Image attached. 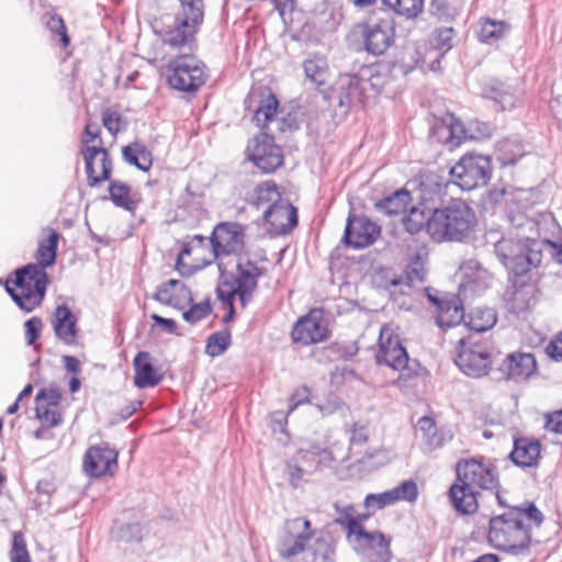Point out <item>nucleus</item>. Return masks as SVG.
Returning <instances> with one entry per match:
<instances>
[{
  "instance_id": "1",
  "label": "nucleus",
  "mask_w": 562,
  "mask_h": 562,
  "mask_svg": "<svg viewBox=\"0 0 562 562\" xmlns=\"http://www.w3.org/2000/svg\"><path fill=\"white\" fill-rule=\"evenodd\" d=\"M527 192L518 190L508 204L507 220L513 226L515 237L494 241L495 254L508 271L522 276L542 260L543 241L540 237V224L553 220L551 214H539V218L528 215L521 202Z\"/></svg>"
},
{
  "instance_id": "2",
  "label": "nucleus",
  "mask_w": 562,
  "mask_h": 562,
  "mask_svg": "<svg viewBox=\"0 0 562 562\" xmlns=\"http://www.w3.org/2000/svg\"><path fill=\"white\" fill-rule=\"evenodd\" d=\"M279 101L271 89L263 85L254 86L245 99V109L254 113L252 121L267 132L255 136L247 146V156L265 173L274 172L283 164L280 146L268 132H283L278 115Z\"/></svg>"
},
{
  "instance_id": "3",
  "label": "nucleus",
  "mask_w": 562,
  "mask_h": 562,
  "mask_svg": "<svg viewBox=\"0 0 562 562\" xmlns=\"http://www.w3.org/2000/svg\"><path fill=\"white\" fill-rule=\"evenodd\" d=\"M457 482L449 490L453 508L463 515L473 514L479 508V490L498 487V476L490 462L483 459L460 460L456 467Z\"/></svg>"
},
{
  "instance_id": "4",
  "label": "nucleus",
  "mask_w": 562,
  "mask_h": 562,
  "mask_svg": "<svg viewBox=\"0 0 562 562\" xmlns=\"http://www.w3.org/2000/svg\"><path fill=\"white\" fill-rule=\"evenodd\" d=\"M235 270L226 271L224 262H218L221 281L216 293L224 308L228 310L224 321L229 322L235 314L234 302L237 299L241 308H246L258 288L259 278L265 269L259 267L257 261L252 260L248 254L239 255L235 259Z\"/></svg>"
},
{
  "instance_id": "5",
  "label": "nucleus",
  "mask_w": 562,
  "mask_h": 562,
  "mask_svg": "<svg viewBox=\"0 0 562 562\" xmlns=\"http://www.w3.org/2000/svg\"><path fill=\"white\" fill-rule=\"evenodd\" d=\"M180 9L173 16H166L159 31L165 45L181 53H191L195 45V35L203 19L202 0H179Z\"/></svg>"
},
{
  "instance_id": "6",
  "label": "nucleus",
  "mask_w": 562,
  "mask_h": 562,
  "mask_svg": "<svg viewBox=\"0 0 562 562\" xmlns=\"http://www.w3.org/2000/svg\"><path fill=\"white\" fill-rule=\"evenodd\" d=\"M211 246L209 258L203 259L204 265H210L214 260L223 262V259L228 256H234L235 259L244 252L245 247V232L244 227L234 222H223L217 224L210 238L196 235L189 245H186L177 260V268L180 270L181 261L184 256L194 252L196 256L204 249Z\"/></svg>"
},
{
  "instance_id": "7",
  "label": "nucleus",
  "mask_w": 562,
  "mask_h": 562,
  "mask_svg": "<svg viewBox=\"0 0 562 562\" xmlns=\"http://www.w3.org/2000/svg\"><path fill=\"white\" fill-rule=\"evenodd\" d=\"M476 224L474 211L462 200L435 209L427 221V233L432 240L462 241L470 236Z\"/></svg>"
},
{
  "instance_id": "8",
  "label": "nucleus",
  "mask_w": 562,
  "mask_h": 562,
  "mask_svg": "<svg viewBox=\"0 0 562 562\" xmlns=\"http://www.w3.org/2000/svg\"><path fill=\"white\" fill-rule=\"evenodd\" d=\"M383 86V80L375 66L363 65L357 74H342L331 89L329 101L346 114L351 108L363 104L375 97Z\"/></svg>"
},
{
  "instance_id": "9",
  "label": "nucleus",
  "mask_w": 562,
  "mask_h": 562,
  "mask_svg": "<svg viewBox=\"0 0 562 562\" xmlns=\"http://www.w3.org/2000/svg\"><path fill=\"white\" fill-rule=\"evenodd\" d=\"M488 541L497 550L518 553L530 543L529 525L522 522L519 507L490 520Z\"/></svg>"
},
{
  "instance_id": "10",
  "label": "nucleus",
  "mask_w": 562,
  "mask_h": 562,
  "mask_svg": "<svg viewBox=\"0 0 562 562\" xmlns=\"http://www.w3.org/2000/svg\"><path fill=\"white\" fill-rule=\"evenodd\" d=\"M47 285V273L36 263H30L15 271V279L8 280L5 290L16 305L32 312L43 301Z\"/></svg>"
},
{
  "instance_id": "11",
  "label": "nucleus",
  "mask_w": 562,
  "mask_h": 562,
  "mask_svg": "<svg viewBox=\"0 0 562 562\" xmlns=\"http://www.w3.org/2000/svg\"><path fill=\"white\" fill-rule=\"evenodd\" d=\"M363 48L373 56L383 55L394 43L395 23L387 11H380L358 25Z\"/></svg>"
},
{
  "instance_id": "12",
  "label": "nucleus",
  "mask_w": 562,
  "mask_h": 562,
  "mask_svg": "<svg viewBox=\"0 0 562 562\" xmlns=\"http://www.w3.org/2000/svg\"><path fill=\"white\" fill-rule=\"evenodd\" d=\"M205 79L204 66L191 53H182L167 66V80L172 89L195 92Z\"/></svg>"
},
{
  "instance_id": "13",
  "label": "nucleus",
  "mask_w": 562,
  "mask_h": 562,
  "mask_svg": "<svg viewBox=\"0 0 562 562\" xmlns=\"http://www.w3.org/2000/svg\"><path fill=\"white\" fill-rule=\"evenodd\" d=\"M453 182L462 190H473L485 186L492 175L488 156L467 154L450 169Z\"/></svg>"
},
{
  "instance_id": "14",
  "label": "nucleus",
  "mask_w": 562,
  "mask_h": 562,
  "mask_svg": "<svg viewBox=\"0 0 562 562\" xmlns=\"http://www.w3.org/2000/svg\"><path fill=\"white\" fill-rule=\"evenodd\" d=\"M454 362L469 376L486 375L492 364L490 348L471 335L468 339L460 340Z\"/></svg>"
},
{
  "instance_id": "15",
  "label": "nucleus",
  "mask_w": 562,
  "mask_h": 562,
  "mask_svg": "<svg viewBox=\"0 0 562 562\" xmlns=\"http://www.w3.org/2000/svg\"><path fill=\"white\" fill-rule=\"evenodd\" d=\"M313 537V530L310 520L296 517L288 519L284 522L283 533L281 535L277 550L280 557L290 559L305 551L307 543Z\"/></svg>"
},
{
  "instance_id": "16",
  "label": "nucleus",
  "mask_w": 562,
  "mask_h": 562,
  "mask_svg": "<svg viewBox=\"0 0 562 562\" xmlns=\"http://www.w3.org/2000/svg\"><path fill=\"white\" fill-rule=\"evenodd\" d=\"M380 233V226L370 218L349 214L342 240L348 247L361 249L372 245Z\"/></svg>"
},
{
  "instance_id": "17",
  "label": "nucleus",
  "mask_w": 562,
  "mask_h": 562,
  "mask_svg": "<svg viewBox=\"0 0 562 562\" xmlns=\"http://www.w3.org/2000/svg\"><path fill=\"white\" fill-rule=\"evenodd\" d=\"M376 361L394 370H403L408 362L406 349L402 346L400 337L394 334L391 326L385 325L380 330L379 351Z\"/></svg>"
},
{
  "instance_id": "18",
  "label": "nucleus",
  "mask_w": 562,
  "mask_h": 562,
  "mask_svg": "<svg viewBox=\"0 0 562 562\" xmlns=\"http://www.w3.org/2000/svg\"><path fill=\"white\" fill-rule=\"evenodd\" d=\"M86 164L87 181L90 187H97L110 179L112 162L109 153L102 146H85L81 149Z\"/></svg>"
},
{
  "instance_id": "19",
  "label": "nucleus",
  "mask_w": 562,
  "mask_h": 562,
  "mask_svg": "<svg viewBox=\"0 0 562 562\" xmlns=\"http://www.w3.org/2000/svg\"><path fill=\"white\" fill-rule=\"evenodd\" d=\"M117 469V451L108 445L90 447L83 458V470L90 476L113 474Z\"/></svg>"
},
{
  "instance_id": "20",
  "label": "nucleus",
  "mask_w": 562,
  "mask_h": 562,
  "mask_svg": "<svg viewBox=\"0 0 562 562\" xmlns=\"http://www.w3.org/2000/svg\"><path fill=\"white\" fill-rule=\"evenodd\" d=\"M263 220L268 232L272 235L289 233L297 224L296 209L288 201L280 200L263 211Z\"/></svg>"
},
{
  "instance_id": "21",
  "label": "nucleus",
  "mask_w": 562,
  "mask_h": 562,
  "mask_svg": "<svg viewBox=\"0 0 562 562\" xmlns=\"http://www.w3.org/2000/svg\"><path fill=\"white\" fill-rule=\"evenodd\" d=\"M327 337V327L324 325L319 311H312L300 318L292 330V339L302 345L323 341Z\"/></svg>"
},
{
  "instance_id": "22",
  "label": "nucleus",
  "mask_w": 562,
  "mask_h": 562,
  "mask_svg": "<svg viewBox=\"0 0 562 562\" xmlns=\"http://www.w3.org/2000/svg\"><path fill=\"white\" fill-rule=\"evenodd\" d=\"M77 322V317L66 304L58 305L50 318L56 338L65 345H75L79 330Z\"/></svg>"
},
{
  "instance_id": "23",
  "label": "nucleus",
  "mask_w": 562,
  "mask_h": 562,
  "mask_svg": "<svg viewBox=\"0 0 562 562\" xmlns=\"http://www.w3.org/2000/svg\"><path fill=\"white\" fill-rule=\"evenodd\" d=\"M537 369L535 356L529 352H512L503 361L499 370L508 380L522 381Z\"/></svg>"
},
{
  "instance_id": "24",
  "label": "nucleus",
  "mask_w": 562,
  "mask_h": 562,
  "mask_svg": "<svg viewBox=\"0 0 562 562\" xmlns=\"http://www.w3.org/2000/svg\"><path fill=\"white\" fill-rule=\"evenodd\" d=\"M416 432L420 436L423 446L428 451L442 448L452 439V432L448 428H437L435 420L429 416L418 419Z\"/></svg>"
},
{
  "instance_id": "25",
  "label": "nucleus",
  "mask_w": 562,
  "mask_h": 562,
  "mask_svg": "<svg viewBox=\"0 0 562 562\" xmlns=\"http://www.w3.org/2000/svg\"><path fill=\"white\" fill-rule=\"evenodd\" d=\"M333 506L335 509L334 521L346 530L348 538L359 539L362 541H370L373 539L372 536L368 535V531L364 530L363 526L359 524L353 505L336 502Z\"/></svg>"
},
{
  "instance_id": "26",
  "label": "nucleus",
  "mask_w": 562,
  "mask_h": 562,
  "mask_svg": "<svg viewBox=\"0 0 562 562\" xmlns=\"http://www.w3.org/2000/svg\"><path fill=\"white\" fill-rule=\"evenodd\" d=\"M154 299L161 304L182 308L192 301L191 291L179 280L170 279L157 288Z\"/></svg>"
},
{
  "instance_id": "27",
  "label": "nucleus",
  "mask_w": 562,
  "mask_h": 562,
  "mask_svg": "<svg viewBox=\"0 0 562 562\" xmlns=\"http://www.w3.org/2000/svg\"><path fill=\"white\" fill-rule=\"evenodd\" d=\"M133 364L135 370L134 384L137 387H154L160 383L161 375L151 364L148 352H138L134 358Z\"/></svg>"
},
{
  "instance_id": "28",
  "label": "nucleus",
  "mask_w": 562,
  "mask_h": 562,
  "mask_svg": "<svg viewBox=\"0 0 562 562\" xmlns=\"http://www.w3.org/2000/svg\"><path fill=\"white\" fill-rule=\"evenodd\" d=\"M540 457V443L536 440L519 438L514 441L510 459L519 467H532Z\"/></svg>"
},
{
  "instance_id": "29",
  "label": "nucleus",
  "mask_w": 562,
  "mask_h": 562,
  "mask_svg": "<svg viewBox=\"0 0 562 562\" xmlns=\"http://www.w3.org/2000/svg\"><path fill=\"white\" fill-rule=\"evenodd\" d=\"M463 317L464 311L460 300L452 297L439 304L436 323L439 327H452L459 325Z\"/></svg>"
},
{
  "instance_id": "30",
  "label": "nucleus",
  "mask_w": 562,
  "mask_h": 562,
  "mask_svg": "<svg viewBox=\"0 0 562 562\" xmlns=\"http://www.w3.org/2000/svg\"><path fill=\"white\" fill-rule=\"evenodd\" d=\"M411 200V193L401 189L376 202L375 207L387 215H397L406 211Z\"/></svg>"
},
{
  "instance_id": "31",
  "label": "nucleus",
  "mask_w": 562,
  "mask_h": 562,
  "mask_svg": "<svg viewBox=\"0 0 562 562\" xmlns=\"http://www.w3.org/2000/svg\"><path fill=\"white\" fill-rule=\"evenodd\" d=\"M467 285L475 291L484 290L492 283V276L479 262L469 261L463 267Z\"/></svg>"
},
{
  "instance_id": "32",
  "label": "nucleus",
  "mask_w": 562,
  "mask_h": 562,
  "mask_svg": "<svg viewBox=\"0 0 562 562\" xmlns=\"http://www.w3.org/2000/svg\"><path fill=\"white\" fill-rule=\"evenodd\" d=\"M306 78L321 88L327 82L328 79V65L325 58L321 56H313L307 58L303 64Z\"/></svg>"
},
{
  "instance_id": "33",
  "label": "nucleus",
  "mask_w": 562,
  "mask_h": 562,
  "mask_svg": "<svg viewBox=\"0 0 562 562\" xmlns=\"http://www.w3.org/2000/svg\"><path fill=\"white\" fill-rule=\"evenodd\" d=\"M122 154L126 162L137 167L143 171L149 170L153 164L151 153L139 143L125 146Z\"/></svg>"
},
{
  "instance_id": "34",
  "label": "nucleus",
  "mask_w": 562,
  "mask_h": 562,
  "mask_svg": "<svg viewBox=\"0 0 562 562\" xmlns=\"http://www.w3.org/2000/svg\"><path fill=\"white\" fill-rule=\"evenodd\" d=\"M59 234L53 229L49 231L47 238L40 243L36 252L37 266L43 270L54 265L58 246Z\"/></svg>"
},
{
  "instance_id": "35",
  "label": "nucleus",
  "mask_w": 562,
  "mask_h": 562,
  "mask_svg": "<svg viewBox=\"0 0 562 562\" xmlns=\"http://www.w3.org/2000/svg\"><path fill=\"white\" fill-rule=\"evenodd\" d=\"M509 30V25L504 21L492 19H482L480 21L479 38L481 42H492L502 38Z\"/></svg>"
},
{
  "instance_id": "36",
  "label": "nucleus",
  "mask_w": 562,
  "mask_h": 562,
  "mask_svg": "<svg viewBox=\"0 0 562 562\" xmlns=\"http://www.w3.org/2000/svg\"><path fill=\"white\" fill-rule=\"evenodd\" d=\"M496 149L498 160L504 166L515 164L525 154L521 143L516 139H504L497 144Z\"/></svg>"
},
{
  "instance_id": "37",
  "label": "nucleus",
  "mask_w": 562,
  "mask_h": 562,
  "mask_svg": "<svg viewBox=\"0 0 562 562\" xmlns=\"http://www.w3.org/2000/svg\"><path fill=\"white\" fill-rule=\"evenodd\" d=\"M110 198L113 203L127 211L135 209V201L131 196V188L121 181H111L109 186Z\"/></svg>"
},
{
  "instance_id": "38",
  "label": "nucleus",
  "mask_w": 562,
  "mask_h": 562,
  "mask_svg": "<svg viewBox=\"0 0 562 562\" xmlns=\"http://www.w3.org/2000/svg\"><path fill=\"white\" fill-rule=\"evenodd\" d=\"M394 12L407 19L416 18L424 9V0H382Z\"/></svg>"
},
{
  "instance_id": "39",
  "label": "nucleus",
  "mask_w": 562,
  "mask_h": 562,
  "mask_svg": "<svg viewBox=\"0 0 562 562\" xmlns=\"http://www.w3.org/2000/svg\"><path fill=\"white\" fill-rule=\"evenodd\" d=\"M496 323V314L492 308L475 310L472 312L468 326L476 334L492 328Z\"/></svg>"
},
{
  "instance_id": "40",
  "label": "nucleus",
  "mask_w": 562,
  "mask_h": 562,
  "mask_svg": "<svg viewBox=\"0 0 562 562\" xmlns=\"http://www.w3.org/2000/svg\"><path fill=\"white\" fill-rule=\"evenodd\" d=\"M282 200L280 198V193L274 182L266 181L258 186L255 190V199L254 204L257 207L263 206L266 204H273L274 202H279Z\"/></svg>"
},
{
  "instance_id": "41",
  "label": "nucleus",
  "mask_w": 562,
  "mask_h": 562,
  "mask_svg": "<svg viewBox=\"0 0 562 562\" xmlns=\"http://www.w3.org/2000/svg\"><path fill=\"white\" fill-rule=\"evenodd\" d=\"M431 214H426V209L413 206L409 213L404 216L403 225L411 234L419 233L424 227L427 228V221Z\"/></svg>"
},
{
  "instance_id": "42",
  "label": "nucleus",
  "mask_w": 562,
  "mask_h": 562,
  "mask_svg": "<svg viewBox=\"0 0 562 562\" xmlns=\"http://www.w3.org/2000/svg\"><path fill=\"white\" fill-rule=\"evenodd\" d=\"M231 345V334L226 330L212 334L205 346V352L211 357H217L225 352Z\"/></svg>"
},
{
  "instance_id": "43",
  "label": "nucleus",
  "mask_w": 562,
  "mask_h": 562,
  "mask_svg": "<svg viewBox=\"0 0 562 562\" xmlns=\"http://www.w3.org/2000/svg\"><path fill=\"white\" fill-rule=\"evenodd\" d=\"M390 492L393 496L394 503L403 501L413 503L418 497V487L416 482L413 480L403 481L400 485L390 490Z\"/></svg>"
},
{
  "instance_id": "44",
  "label": "nucleus",
  "mask_w": 562,
  "mask_h": 562,
  "mask_svg": "<svg viewBox=\"0 0 562 562\" xmlns=\"http://www.w3.org/2000/svg\"><path fill=\"white\" fill-rule=\"evenodd\" d=\"M395 504L390 490L383 493L368 494L364 497L363 506L370 513H375L386 506Z\"/></svg>"
},
{
  "instance_id": "45",
  "label": "nucleus",
  "mask_w": 562,
  "mask_h": 562,
  "mask_svg": "<svg viewBox=\"0 0 562 562\" xmlns=\"http://www.w3.org/2000/svg\"><path fill=\"white\" fill-rule=\"evenodd\" d=\"M430 13L441 21H451L459 14V9L447 0H431Z\"/></svg>"
},
{
  "instance_id": "46",
  "label": "nucleus",
  "mask_w": 562,
  "mask_h": 562,
  "mask_svg": "<svg viewBox=\"0 0 562 562\" xmlns=\"http://www.w3.org/2000/svg\"><path fill=\"white\" fill-rule=\"evenodd\" d=\"M486 97L494 100L502 110H512L519 101V98L515 93L504 88L492 89Z\"/></svg>"
},
{
  "instance_id": "47",
  "label": "nucleus",
  "mask_w": 562,
  "mask_h": 562,
  "mask_svg": "<svg viewBox=\"0 0 562 562\" xmlns=\"http://www.w3.org/2000/svg\"><path fill=\"white\" fill-rule=\"evenodd\" d=\"M312 465L303 467L301 463L291 458L286 463V473L289 475V482L297 488L304 480V476L312 474Z\"/></svg>"
},
{
  "instance_id": "48",
  "label": "nucleus",
  "mask_w": 562,
  "mask_h": 562,
  "mask_svg": "<svg viewBox=\"0 0 562 562\" xmlns=\"http://www.w3.org/2000/svg\"><path fill=\"white\" fill-rule=\"evenodd\" d=\"M406 280L408 285L413 286L422 283L426 277V268L424 261L419 256L416 257L406 268Z\"/></svg>"
},
{
  "instance_id": "49",
  "label": "nucleus",
  "mask_w": 562,
  "mask_h": 562,
  "mask_svg": "<svg viewBox=\"0 0 562 562\" xmlns=\"http://www.w3.org/2000/svg\"><path fill=\"white\" fill-rule=\"evenodd\" d=\"M61 400L60 391L55 386L41 389L35 397L36 404H43L46 407H57Z\"/></svg>"
},
{
  "instance_id": "50",
  "label": "nucleus",
  "mask_w": 562,
  "mask_h": 562,
  "mask_svg": "<svg viewBox=\"0 0 562 562\" xmlns=\"http://www.w3.org/2000/svg\"><path fill=\"white\" fill-rule=\"evenodd\" d=\"M454 31L452 27H440L434 32V46L442 52H448L452 47Z\"/></svg>"
},
{
  "instance_id": "51",
  "label": "nucleus",
  "mask_w": 562,
  "mask_h": 562,
  "mask_svg": "<svg viewBox=\"0 0 562 562\" xmlns=\"http://www.w3.org/2000/svg\"><path fill=\"white\" fill-rule=\"evenodd\" d=\"M36 416L43 425L49 427L57 426L61 422L60 414L56 411V407H46L43 404H36Z\"/></svg>"
},
{
  "instance_id": "52",
  "label": "nucleus",
  "mask_w": 562,
  "mask_h": 562,
  "mask_svg": "<svg viewBox=\"0 0 562 562\" xmlns=\"http://www.w3.org/2000/svg\"><path fill=\"white\" fill-rule=\"evenodd\" d=\"M443 131L447 133V140L451 146L459 145L463 138H467V131L463 124L456 121L454 117H451L450 125L443 127Z\"/></svg>"
},
{
  "instance_id": "53",
  "label": "nucleus",
  "mask_w": 562,
  "mask_h": 562,
  "mask_svg": "<svg viewBox=\"0 0 562 562\" xmlns=\"http://www.w3.org/2000/svg\"><path fill=\"white\" fill-rule=\"evenodd\" d=\"M369 536H372L373 539L370 540V541H362V540H359V539H353V541H356L358 544L362 546V547H369V548H372V549H378L379 550V554L383 555V554H389V547H390V541L385 538V536L381 532H368Z\"/></svg>"
},
{
  "instance_id": "54",
  "label": "nucleus",
  "mask_w": 562,
  "mask_h": 562,
  "mask_svg": "<svg viewBox=\"0 0 562 562\" xmlns=\"http://www.w3.org/2000/svg\"><path fill=\"white\" fill-rule=\"evenodd\" d=\"M211 313V305L209 302H201L194 304L183 313V318L190 324H195L203 319Z\"/></svg>"
},
{
  "instance_id": "55",
  "label": "nucleus",
  "mask_w": 562,
  "mask_h": 562,
  "mask_svg": "<svg viewBox=\"0 0 562 562\" xmlns=\"http://www.w3.org/2000/svg\"><path fill=\"white\" fill-rule=\"evenodd\" d=\"M24 328L26 344L27 346H31L40 337L41 330L43 328V322L40 317H31L24 323Z\"/></svg>"
},
{
  "instance_id": "56",
  "label": "nucleus",
  "mask_w": 562,
  "mask_h": 562,
  "mask_svg": "<svg viewBox=\"0 0 562 562\" xmlns=\"http://www.w3.org/2000/svg\"><path fill=\"white\" fill-rule=\"evenodd\" d=\"M11 561L12 562H30V557L26 551L23 539L14 535L13 537V546L11 550Z\"/></svg>"
},
{
  "instance_id": "57",
  "label": "nucleus",
  "mask_w": 562,
  "mask_h": 562,
  "mask_svg": "<svg viewBox=\"0 0 562 562\" xmlns=\"http://www.w3.org/2000/svg\"><path fill=\"white\" fill-rule=\"evenodd\" d=\"M102 122L104 127L112 134L115 135L120 131L121 115L111 110H105L102 115Z\"/></svg>"
},
{
  "instance_id": "58",
  "label": "nucleus",
  "mask_w": 562,
  "mask_h": 562,
  "mask_svg": "<svg viewBox=\"0 0 562 562\" xmlns=\"http://www.w3.org/2000/svg\"><path fill=\"white\" fill-rule=\"evenodd\" d=\"M140 526L137 524H128L122 526L117 530V538L124 541L139 540L142 535Z\"/></svg>"
},
{
  "instance_id": "59",
  "label": "nucleus",
  "mask_w": 562,
  "mask_h": 562,
  "mask_svg": "<svg viewBox=\"0 0 562 562\" xmlns=\"http://www.w3.org/2000/svg\"><path fill=\"white\" fill-rule=\"evenodd\" d=\"M293 459L295 461H297L299 463H301V465L303 467H306V465H312V473L315 472L317 470V464H316V458L314 457V449L313 447L308 448V449H300L295 456L293 457Z\"/></svg>"
},
{
  "instance_id": "60",
  "label": "nucleus",
  "mask_w": 562,
  "mask_h": 562,
  "mask_svg": "<svg viewBox=\"0 0 562 562\" xmlns=\"http://www.w3.org/2000/svg\"><path fill=\"white\" fill-rule=\"evenodd\" d=\"M310 400V391L306 386L297 387L291 395L289 402V412L291 414L299 405L307 403Z\"/></svg>"
},
{
  "instance_id": "61",
  "label": "nucleus",
  "mask_w": 562,
  "mask_h": 562,
  "mask_svg": "<svg viewBox=\"0 0 562 562\" xmlns=\"http://www.w3.org/2000/svg\"><path fill=\"white\" fill-rule=\"evenodd\" d=\"M48 26L53 32H56L57 34L60 35L63 46H67L69 44V37L67 35L66 26L60 16H52L50 21L48 22Z\"/></svg>"
},
{
  "instance_id": "62",
  "label": "nucleus",
  "mask_w": 562,
  "mask_h": 562,
  "mask_svg": "<svg viewBox=\"0 0 562 562\" xmlns=\"http://www.w3.org/2000/svg\"><path fill=\"white\" fill-rule=\"evenodd\" d=\"M546 429L551 432L562 434V409L547 415Z\"/></svg>"
},
{
  "instance_id": "63",
  "label": "nucleus",
  "mask_w": 562,
  "mask_h": 562,
  "mask_svg": "<svg viewBox=\"0 0 562 562\" xmlns=\"http://www.w3.org/2000/svg\"><path fill=\"white\" fill-rule=\"evenodd\" d=\"M519 509L521 510L524 524H526L527 520L533 521L536 526H539L542 522L543 516H542L541 512L533 504H530L525 509H522V508H519Z\"/></svg>"
},
{
  "instance_id": "64",
  "label": "nucleus",
  "mask_w": 562,
  "mask_h": 562,
  "mask_svg": "<svg viewBox=\"0 0 562 562\" xmlns=\"http://www.w3.org/2000/svg\"><path fill=\"white\" fill-rule=\"evenodd\" d=\"M546 352L553 360H562V331L546 347Z\"/></svg>"
}]
</instances>
